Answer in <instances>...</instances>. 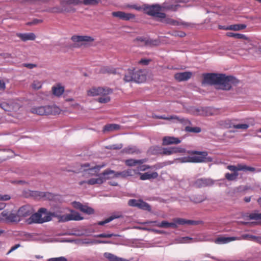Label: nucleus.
Masks as SVG:
<instances>
[{"label":"nucleus","instance_id":"53","mask_svg":"<svg viewBox=\"0 0 261 261\" xmlns=\"http://www.w3.org/2000/svg\"><path fill=\"white\" fill-rule=\"evenodd\" d=\"M156 118L158 119H165V120H170V119H177V117L174 115L171 116L169 117H166L163 116H156Z\"/></svg>","mask_w":261,"mask_h":261},{"label":"nucleus","instance_id":"14","mask_svg":"<svg viewBox=\"0 0 261 261\" xmlns=\"http://www.w3.org/2000/svg\"><path fill=\"white\" fill-rule=\"evenodd\" d=\"M112 15L114 17H117L121 20L125 21H128L135 18V15L134 14L129 13H125L122 11L113 12L112 13Z\"/></svg>","mask_w":261,"mask_h":261},{"label":"nucleus","instance_id":"50","mask_svg":"<svg viewBox=\"0 0 261 261\" xmlns=\"http://www.w3.org/2000/svg\"><path fill=\"white\" fill-rule=\"evenodd\" d=\"M233 127L236 129H246L249 127L247 124H238L233 125Z\"/></svg>","mask_w":261,"mask_h":261},{"label":"nucleus","instance_id":"3","mask_svg":"<svg viewBox=\"0 0 261 261\" xmlns=\"http://www.w3.org/2000/svg\"><path fill=\"white\" fill-rule=\"evenodd\" d=\"M227 169L233 172L232 173H226L225 175V177L229 181L235 180L237 178L239 175L238 172L239 171H249L251 172L261 171V169L256 170L254 167H249L242 164H239L237 166L228 165L227 167Z\"/></svg>","mask_w":261,"mask_h":261},{"label":"nucleus","instance_id":"21","mask_svg":"<svg viewBox=\"0 0 261 261\" xmlns=\"http://www.w3.org/2000/svg\"><path fill=\"white\" fill-rule=\"evenodd\" d=\"M53 94L56 96L60 97L65 91L64 87L60 84H57L51 88Z\"/></svg>","mask_w":261,"mask_h":261},{"label":"nucleus","instance_id":"27","mask_svg":"<svg viewBox=\"0 0 261 261\" xmlns=\"http://www.w3.org/2000/svg\"><path fill=\"white\" fill-rule=\"evenodd\" d=\"M158 176V173L156 172H153L152 173L145 172L141 174L140 179L144 180L146 179H155Z\"/></svg>","mask_w":261,"mask_h":261},{"label":"nucleus","instance_id":"37","mask_svg":"<svg viewBox=\"0 0 261 261\" xmlns=\"http://www.w3.org/2000/svg\"><path fill=\"white\" fill-rule=\"evenodd\" d=\"M163 148L160 146H153L150 148L149 151L153 154L162 155Z\"/></svg>","mask_w":261,"mask_h":261},{"label":"nucleus","instance_id":"6","mask_svg":"<svg viewBox=\"0 0 261 261\" xmlns=\"http://www.w3.org/2000/svg\"><path fill=\"white\" fill-rule=\"evenodd\" d=\"M133 171L131 169L123 171L122 172H115L112 170H106L101 174V177L104 179V182L107 180L118 177H126L133 175Z\"/></svg>","mask_w":261,"mask_h":261},{"label":"nucleus","instance_id":"15","mask_svg":"<svg viewBox=\"0 0 261 261\" xmlns=\"http://www.w3.org/2000/svg\"><path fill=\"white\" fill-rule=\"evenodd\" d=\"M214 184V181L210 178H201L196 180L193 183V186L197 188H200L207 186H210Z\"/></svg>","mask_w":261,"mask_h":261},{"label":"nucleus","instance_id":"55","mask_svg":"<svg viewBox=\"0 0 261 261\" xmlns=\"http://www.w3.org/2000/svg\"><path fill=\"white\" fill-rule=\"evenodd\" d=\"M48 261H67V259L64 257H59L49 258Z\"/></svg>","mask_w":261,"mask_h":261},{"label":"nucleus","instance_id":"39","mask_svg":"<svg viewBox=\"0 0 261 261\" xmlns=\"http://www.w3.org/2000/svg\"><path fill=\"white\" fill-rule=\"evenodd\" d=\"M243 237L244 239L252 240L261 243V237H257L254 236L249 234L243 235Z\"/></svg>","mask_w":261,"mask_h":261},{"label":"nucleus","instance_id":"61","mask_svg":"<svg viewBox=\"0 0 261 261\" xmlns=\"http://www.w3.org/2000/svg\"><path fill=\"white\" fill-rule=\"evenodd\" d=\"M23 66H24L29 69H32L33 68L36 67L37 66V65L34 64L25 63L23 64Z\"/></svg>","mask_w":261,"mask_h":261},{"label":"nucleus","instance_id":"48","mask_svg":"<svg viewBox=\"0 0 261 261\" xmlns=\"http://www.w3.org/2000/svg\"><path fill=\"white\" fill-rule=\"evenodd\" d=\"M82 4L85 5H96L98 4V0H84L82 1Z\"/></svg>","mask_w":261,"mask_h":261},{"label":"nucleus","instance_id":"59","mask_svg":"<svg viewBox=\"0 0 261 261\" xmlns=\"http://www.w3.org/2000/svg\"><path fill=\"white\" fill-rule=\"evenodd\" d=\"M20 246L19 244H17L15 245L14 246L12 247L10 250L7 252V254L8 255L13 251L15 250L17 248H18Z\"/></svg>","mask_w":261,"mask_h":261},{"label":"nucleus","instance_id":"57","mask_svg":"<svg viewBox=\"0 0 261 261\" xmlns=\"http://www.w3.org/2000/svg\"><path fill=\"white\" fill-rule=\"evenodd\" d=\"M150 61L151 60L149 59H142L139 61V63L144 65H147Z\"/></svg>","mask_w":261,"mask_h":261},{"label":"nucleus","instance_id":"64","mask_svg":"<svg viewBox=\"0 0 261 261\" xmlns=\"http://www.w3.org/2000/svg\"><path fill=\"white\" fill-rule=\"evenodd\" d=\"M192 238L189 237H184L182 238V243H189L190 240H192Z\"/></svg>","mask_w":261,"mask_h":261},{"label":"nucleus","instance_id":"5","mask_svg":"<svg viewBox=\"0 0 261 261\" xmlns=\"http://www.w3.org/2000/svg\"><path fill=\"white\" fill-rule=\"evenodd\" d=\"M71 40L73 43V47L80 48L90 45L94 42V38L90 36L74 35L71 37Z\"/></svg>","mask_w":261,"mask_h":261},{"label":"nucleus","instance_id":"17","mask_svg":"<svg viewBox=\"0 0 261 261\" xmlns=\"http://www.w3.org/2000/svg\"><path fill=\"white\" fill-rule=\"evenodd\" d=\"M146 75L144 71L142 70H135L134 69V82L136 83H143L145 81Z\"/></svg>","mask_w":261,"mask_h":261},{"label":"nucleus","instance_id":"54","mask_svg":"<svg viewBox=\"0 0 261 261\" xmlns=\"http://www.w3.org/2000/svg\"><path fill=\"white\" fill-rule=\"evenodd\" d=\"M10 199H11V196L9 195L0 194V200H1V201H7V200H10Z\"/></svg>","mask_w":261,"mask_h":261},{"label":"nucleus","instance_id":"41","mask_svg":"<svg viewBox=\"0 0 261 261\" xmlns=\"http://www.w3.org/2000/svg\"><path fill=\"white\" fill-rule=\"evenodd\" d=\"M111 98L108 95L102 94L100 97L98 98V101L100 103H106L109 102Z\"/></svg>","mask_w":261,"mask_h":261},{"label":"nucleus","instance_id":"25","mask_svg":"<svg viewBox=\"0 0 261 261\" xmlns=\"http://www.w3.org/2000/svg\"><path fill=\"white\" fill-rule=\"evenodd\" d=\"M161 22L170 24L173 26H177L180 25L181 23L176 20L173 19L170 17H166L165 18H160L159 20Z\"/></svg>","mask_w":261,"mask_h":261},{"label":"nucleus","instance_id":"56","mask_svg":"<svg viewBox=\"0 0 261 261\" xmlns=\"http://www.w3.org/2000/svg\"><path fill=\"white\" fill-rule=\"evenodd\" d=\"M128 8L133 9L136 10L140 11L142 9H143V7H141V6H138L137 5H129L127 6Z\"/></svg>","mask_w":261,"mask_h":261},{"label":"nucleus","instance_id":"8","mask_svg":"<svg viewBox=\"0 0 261 261\" xmlns=\"http://www.w3.org/2000/svg\"><path fill=\"white\" fill-rule=\"evenodd\" d=\"M161 10V7L158 5L143 6V10L145 12L149 15L155 17L158 21L160 18H165L166 16L165 13L160 12Z\"/></svg>","mask_w":261,"mask_h":261},{"label":"nucleus","instance_id":"30","mask_svg":"<svg viewBox=\"0 0 261 261\" xmlns=\"http://www.w3.org/2000/svg\"><path fill=\"white\" fill-rule=\"evenodd\" d=\"M135 43L139 46L147 45L150 44L149 40L144 37H138L134 40Z\"/></svg>","mask_w":261,"mask_h":261},{"label":"nucleus","instance_id":"52","mask_svg":"<svg viewBox=\"0 0 261 261\" xmlns=\"http://www.w3.org/2000/svg\"><path fill=\"white\" fill-rule=\"evenodd\" d=\"M138 201H139V200H137L136 199H130L128 202V204L129 206H131L138 207V203H139Z\"/></svg>","mask_w":261,"mask_h":261},{"label":"nucleus","instance_id":"28","mask_svg":"<svg viewBox=\"0 0 261 261\" xmlns=\"http://www.w3.org/2000/svg\"><path fill=\"white\" fill-rule=\"evenodd\" d=\"M134 69H128L125 73L123 81L124 82H134Z\"/></svg>","mask_w":261,"mask_h":261},{"label":"nucleus","instance_id":"43","mask_svg":"<svg viewBox=\"0 0 261 261\" xmlns=\"http://www.w3.org/2000/svg\"><path fill=\"white\" fill-rule=\"evenodd\" d=\"M249 218L251 220L259 221L261 222V213H253L249 215Z\"/></svg>","mask_w":261,"mask_h":261},{"label":"nucleus","instance_id":"7","mask_svg":"<svg viewBox=\"0 0 261 261\" xmlns=\"http://www.w3.org/2000/svg\"><path fill=\"white\" fill-rule=\"evenodd\" d=\"M0 220L6 223H18L20 221L18 219L16 211L14 210H4L0 214Z\"/></svg>","mask_w":261,"mask_h":261},{"label":"nucleus","instance_id":"32","mask_svg":"<svg viewBox=\"0 0 261 261\" xmlns=\"http://www.w3.org/2000/svg\"><path fill=\"white\" fill-rule=\"evenodd\" d=\"M122 217L121 214H115L111 216L109 218L106 219L104 221H99L97 224L99 225H103L106 223H109L115 219H117Z\"/></svg>","mask_w":261,"mask_h":261},{"label":"nucleus","instance_id":"2","mask_svg":"<svg viewBox=\"0 0 261 261\" xmlns=\"http://www.w3.org/2000/svg\"><path fill=\"white\" fill-rule=\"evenodd\" d=\"M30 217L27 220L29 224L32 223H43L49 221L53 217H56V213L48 212L45 208H40L37 213L30 215Z\"/></svg>","mask_w":261,"mask_h":261},{"label":"nucleus","instance_id":"10","mask_svg":"<svg viewBox=\"0 0 261 261\" xmlns=\"http://www.w3.org/2000/svg\"><path fill=\"white\" fill-rule=\"evenodd\" d=\"M113 92V90L108 87H93L87 91L89 96H101L102 94L109 95Z\"/></svg>","mask_w":261,"mask_h":261},{"label":"nucleus","instance_id":"33","mask_svg":"<svg viewBox=\"0 0 261 261\" xmlns=\"http://www.w3.org/2000/svg\"><path fill=\"white\" fill-rule=\"evenodd\" d=\"M246 25L244 24L230 25L226 28H222L224 30L239 31L245 29Z\"/></svg>","mask_w":261,"mask_h":261},{"label":"nucleus","instance_id":"62","mask_svg":"<svg viewBox=\"0 0 261 261\" xmlns=\"http://www.w3.org/2000/svg\"><path fill=\"white\" fill-rule=\"evenodd\" d=\"M6 88V84L4 80H0V90H4Z\"/></svg>","mask_w":261,"mask_h":261},{"label":"nucleus","instance_id":"40","mask_svg":"<svg viewBox=\"0 0 261 261\" xmlns=\"http://www.w3.org/2000/svg\"><path fill=\"white\" fill-rule=\"evenodd\" d=\"M179 3H185V2L184 1H179L175 4L168 5L166 8L168 10H171L172 11H176L178 9V8L182 6L181 5H180Z\"/></svg>","mask_w":261,"mask_h":261},{"label":"nucleus","instance_id":"45","mask_svg":"<svg viewBox=\"0 0 261 261\" xmlns=\"http://www.w3.org/2000/svg\"><path fill=\"white\" fill-rule=\"evenodd\" d=\"M25 2L28 4L38 5L45 3L47 0H25Z\"/></svg>","mask_w":261,"mask_h":261},{"label":"nucleus","instance_id":"13","mask_svg":"<svg viewBox=\"0 0 261 261\" xmlns=\"http://www.w3.org/2000/svg\"><path fill=\"white\" fill-rule=\"evenodd\" d=\"M186 150L185 148L177 147H171L163 148L162 155H170L177 153H186Z\"/></svg>","mask_w":261,"mask_h":261},{"label":"nucleus","instance_id":"22","mask_svg":"<svg viewBox=\"0 0 261 261\" xmlns=\"http://www.w3.org/2000/svg\"><path fill=\"white\" fill-rule=\"evenodd\" d=\"M17 36L23 41L34 40L36 38V36L33 33H17Z\"/></svg>","mask_w":261,"mask_h":261},{"label":"nucleus","instance_id":"9","mask_svg":"<svg viewBox=\"0 0 261 261\" xmlns=\"http://www.w3.org/2000/svg\"><path fill=\"white\" fill-rule=\"evenodd\" d=\"M188 153L195 154V155L192 156H189L188 158H184L183 159V162L191 163H201L204 161V160L205 159L206 156L207 155V152L206 151H189Z\"/></svg>","mask_w":261,"mask_h":261},{"label":"nucleus","instance_id":"60","mask_svg":"<svg viewBox=\"0 0 261 261\" xmlns=\"http://www.w3.org/2000/svg\"><path fill=\"white\" fill-rule=\"evenodd\" d=\"M175 36H179L180 37H184L186 36V33L184 32H175L173 34Z\"/></svg>","mask_w":261,"mask_h":261},{"label":"nucleus","instance_id":"16","mask_svg":"<svg viewBox=\"0 0 261 261\" xmlns=\"http://www.w3.org/2000/svg\"><path fill=\"white\" fill-rule=\"evenodd\" d=\"M73 206L74 208L80 210L82 212L88 215L92 214L94 212V211L92 208L87 205H83L79 202H73Z\"/></svg>","mask_w":261,"mask_h":261},{"label":"nucleus","instance_id":"63","mask_svg":"<svg viewBox=\"0 0 261 261\" xmlns=\"http://www.w3.org/2000/svg\"><path fill=\"white\" fill-rule=\"evenodd\" d=\"M42 20L41 19H34L32 22L29 23V24H36L39 23H41Z\"/></svg>","mask_w":261,"mask_h":261},{"label":"nucleus","instance_id":"26","mask_svg":"<svg viewBox=\"0 0 261 261\" xmlns=\"http://www.w3.org/2000/svg\"><path fill=\"white\" fill-rule=\"evenodd\" d=\"M47 114L48 115H56L57 114H59L61 112L60 109L55 106V105H52V106H47Z\"/></svg>","mask_w":261,"mask_h":261},{"label":"nucleus","instance_id":"1","mask_svg":"<svg viewBox=\"0 0 261 261\" xmlns=\"http://www.w3.org/2000/svg\"><path fill=\"white\" fill-rule=\"evenodd\" d=\"M203 84L216 85L219 88L228 90L231 88V84L234 83L236 79L232 76H226L224 74L205 73L203 74Z\"/></svg>","mask_w":261,"mask_h":261},{"label":"nucleus","instance_id":"29","mask_svg":"<svg viewBox=\"0 0 261 261\" xmlns=\"http://www.w3.org/2000/svg\"><path fill=\"white\" fill-rule=\"evenodd\" d=\"M104 256L110 261H129L127 259L117 257L114 254L109 252L105 253Z\"/></svg>","mask_w":261,"mask_h":261},{"label":"nucleus","instance_id":"35","mask_svg":"<svg viewBox=\"0 0 261 261\" xmlns=\"http://www.w3.org/2000/svg\"><path fill=\"white\" fill-rule=\"evenodd\" d=\"M100 72L101 73H108V74H115L117 73L116 70L115 69L111 68L110 67H103L101 68Z\"/></svg>","mask_w":261,"mask_h":261},{"label":"nucleus","instance_id":"19","mask_svg":"<svg viewBox=\"0 0 261 261\" xmlns=\"http://www.w3.org/2000/svg\"><path fill=\"white\" fill-rule=\"evenodd\" d=\"M181 141L177 138L174 137H165L163 139V145H169L170 144H177L180 143Z\"/></svg>","mask_w":261,"mask_h":261},{"label":"nucleus","instance_id":"42","mask_svg":"<svg viewBox=\"0 0 261 261\" xmlns=\"http://www.w3.org/2000/svg\"><path fill=\"white\" fill-rule=\"evenodd\" d=\"M227 36L238 39H246L245 35L239 33H234L232 32L227 33Z\"/></svg>","mask_w":261,"mask_h":261},{"label":"nucleus","instance_id":"20","mask_svg":"<svg viewBox=\"0 0 261 261\" xmlns=\"http://www.w3.org/2000/svg\"><path fill=\"white\" fill-rule=\"evenodd\" d=\"M46 109L47 106L34 107L31 108V112L39 115H47Z\"/></svg>","mask_w":261,"mask_h":261},{"label":"nucleus","instance_id":"38","mask_svg":"<svg viewBox=\"0 0 261 261\" xmlns=\"http://www.w3.org/2000/svg\"><path fill=\"white\" fill-rule=\"evenodd\" d=\"M138 207L144 210H148L150 211L151 207L146 202L143 201L142 200H139L138 201Z\"/></svg>","mask_w":261,"mask_h":261},{"label":"nucleus","instance_id":"11","mask_svg":"<svg viewBox=\"0 0 261 261\" xmlns=\"http://www.w3.org/2000/svg\"><path fill=\"white\" fill-rule=\"evenodd\" d=\"M58 218L59 222H67L70 220L79 221L83 219L80 214L74 211H71V213L67 215H58L56 213V217Z\"/></svg>","mask_w":261,"mask_h":261},{"label":"nucleus","instance_id":"58","mask_svg":"<svg viewBox=\"0 0 261 261\" xmlns=\"http://www.w3.org/2000/svg\"><path fill=\"white\" fill-rule=\"evenodd\" d=\"M122 148L121 145H112L109 147H107V148L110 149H120Z\"/></svg>","mask_w":261,"mask_h":261},{"label":"nucleus","instance_id":"24","mask_svg":"<svg viewBox=\"0 0 261 261\" xmlns=\"http://www.w3.org/2000/svg\"><path fill=\"white\" fill-rule=\"evenodd\" d=\"M237 240H238L237 237H220L216 239L215 243L217 244H226Z\"/></svg>","mask_w":261,"mask_h":261},{"label":"nucleus","instance_id":"23","mask_svg":"<svg viewBox=\"0 0 261 261\" xmlns=\"http://www.w3.org/2000/svg\"><path fill=\"white\" fill-rule=\"evenodd\" d=\"M104 182V179L101 177L100 175L98 178H91L87 181H82L79 182L80 185H82L84 183H87L90 185H93L95 184H101Z\"/></svg>","mask_w":261,"mask_h":261},{"label":"nucleus","instance_id":"46","mask_svg":"<svg viewBox=\"0 0 261 261\" xmlns=\"http://www.w3.org/2000/svg\"><path fill=\"white\" fill-rule=\"evenodd\" d=\"M140 163H141L140 161L134 159H129L125 161L126 165L128 166H133Z\"/></svg>","mask_w":261,"mask_h":261},{"label":"nucleus","instance_id":"51","mask_svg":"<svg viewBox=\"0 0 261 261\" xmlns=\"http://www.w3.org/2000/svg\"><path fill=\"white\" fill-rule=\"evenodd\" d=\"M32 87L34 89H39L42 87V83L38 81H35L32 84Z\"/></svg>","mask_w":261,"mask_h":261},{"label":"nucleus","instance_id":"31","mask_svg":"<svg viewBox=\"0 0 261 261\" xmlns=\"http://www.w3.org/2000/svg\"><path fill=\"white\" fill-rule=\"evenodd\" d=\"M120 128V126L117 124H109L106 125L103 128V132H112L115 130H118Z\"/></svg>","mask_w":261,"mask_h":261},{"label":"nucleus","instance_id":"44","mask_svg":"<svg viewBox=\"0 0 261 261\" xmlns=\"http://www.w3.org/2000/svg\"><path fill=\"white\" fill-rule=\"evenodd\" d=\"M113 236L118 237V236H119V235L116 234H114V233H100V234L96 235L95 237L100 238H111Z\"/></svg>","mask_w":261,"mask_h":261},{"label":"nucleus","instance_id":"12","mask_svg":"<svg viewBox=\"0 0 261 261\" xmlns=\"http://www.w3.org/2000/svg\"><path fill=\"white\" fill-rule=\"evenodd\" d=\"M34 212V210L32 206L29 205H25L20 207L17 212V215L18 216V219L27 217L32 215Z\"/></svg>","mask_w":261,"mask_h":261},{"label":"nucleus","instance_id":"4","mask_svg":"<svg viewBox=\"0 0 261 261\" xmlns=\"http://www.w3.org/2000/svg\"><path fill=\"white\" fill-rule=\"evenodd\" d=\"M174 222H168L165 221H163L162 222H157L154 221L153 223H156L155 225L161 228H169L172 227L175 228L177 227V225H196L200 224L199 221L186 220L182 218H176L173 220Z\"/></svg>","mask_w":261,"mask_h":261},{"label":"nucleus","instance_id":"18","mask_svg":"<svg viewBox=\"0 0 261 261\" xmlns=\"http://www.w3.org/2000/svg\"><path fill=\"white\" fill-rule=\"evenodd\" d=\"M192 72L186 71L178 72L174 74L175 79L178 82L186 81L190 79L192 76Z\"/></svg>","mask_w":261,"mask_h":261},{"label":"nucleus","instance_id":"34","mask_svg":"<svg viewBox=\"0 0 261 261\" xmlns=\"http://www.w3.org/2000/svg\"><path fill=\"white\" fill-rule=\"evenodd\" d=\"M60 7H55L53 8H49L47 11L50 13H61L64 11H66V9L64 8V6Z\"/></svg>","mask_w":261,"mask_h":261},{"label":"nucleus","instance_id":"49","mask_svg":"<svg viewBox=\"0 0 261 261\" xmlns=\"http://www.w3.org/2000/svg\"><path fill=\"white\" fill-rule=\"evenodd\" d=\"M0 108L6 111H11L12 110L11 106L9 104L6 102L0 103Z\"/></svg>","mask_w":261,"mask_h":261},{"label":"nucleus","instance_id":"47","mask_svg":"<svg viewBox=\"0 0 261 261\" xmlns=\"http://www.w3.org/2000/svg\"><path fill=\"white\" fill-rule=\"evenodd\" d=\"M186 130L189 132H193V133H199L201 132V129L199 127H190V126H186L185 128Z\"/></svg>","mask_w":261,"mask_h":261},{"label":"nucleus","instance_id":"36","mask_svg":"<svg viewBox=\"0 0 261 261\" xmlns=\"http://www.w3.org/2000/svg\"><path fill=\"white\" fill-rule=\"evenodd\" d=\"M80 4H82V1L80 0H63L61 2V5L62 6L65 5H77Z\"/></svg>","mask_w":261,"mask_h":261}]
</instances>
